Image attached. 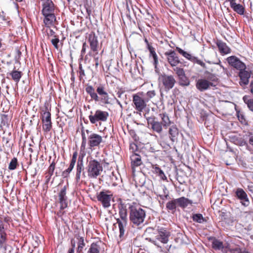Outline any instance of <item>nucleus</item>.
Returning a JSON list of instances; mask_svg holds the SVG:
<instances>
[{
	"instance_id": "21",
	"label": "nucleus",
	"mask_w": 253,
	"mask_h": 253,
	"mask_svg": "<svg viewBox=\"0 0 253 253\" xmlns=\"http://www.w3.org/2000/svg\"><path fill=\"white\" fill-rule=\"evenodd\" d=\"M131 165L133 171L135 167L140 166L142 164L141 157L137 153L133 154L130 156Z\"/></svg>"
},
{
	"instance_id": "37",
	"label": "nucleus",
	"mask_w": 253,
	"mask_h": 253,
	"mask_svg": "<svg viewBox=\"0 0 253 253\" xmlns=\"http://www.w3.org/2000/svg\"><path fill=\"white\" fill-rule=\"evenodd\" d=\"M177 206V203L175 199L168 202L166 205V207L169 210L172 211L175 210Z\"/></svg>"
},
{
	"instance_id": "7",
	"label": "nucleus",
	"mask_w": 253,
	"mask_h": 253,
	"mask_svg": "<svg viewBox=\"0 0 253 253\" xmlns=\"http://www.w3.org/2000/svg\"><path fill=\"white\" fill-rule=\"evenodd\" d=\"M108 117V113L107 112L97 110L95 111L94 115H90L89 119L91 123L94 124L98 121H106Z\"/></svg>"
},
{
	"instance_id": "4",
	"label": "nucleus",
	"mask_w": 253,
	"mask_h": 253,
	"mask_svg": "<svg viewBox=\"0 0 253 253\" xmlns=\"http://www.w3.org/2000/svg\"><path fill=\"white\" fill-rule=\"evenodd\" d=\"M159 80L163 84L166 90L171 89L175 84V80L172 75H162L159 77Z\"/></svg>"
},
{
	"instance_id": "48",
	"label": "nucleus",
	"mask_w": 253,
	"mask_h": 253,
	"mask_svg": "<svg viewBox=\"0 0 253 253\" xmlns=\"http://www.w3.org/2000/svg\"><path fill=\"white\" fill-rule=\"evenodd\" d=\"M145 118L147 121L148 125H150L151 126L157 121L155 120V117H146L145 116Z\"/></svg>"
},
{
	"instance_id": "16",
	"label": "nucleus",
	"mask_w": 253,
	"mask_h": 253,
	"mask_svg": "<svg viewBox=\"0 0 253 253\" xmlns=\"http://www.w3.org/2000/svg\"><path fill=\"white\" fill-rule=\"evenodd\" d=\"M197 88L201 91H203L209 89L210 86H214L212 83H211L206 79H199L196 83Z\"/></svg>"
},
{
	"instance_id": "41",
	"label": "nucleus",
	"mask_w": 253,
	"mask_h": 253,
	"mask_svg": "<svg viewBox=\"0 0 253 253\" xmlns=\"http://www.w3.org/2000/svg\"><path fill=\"white\" fill-rule=\"evenodd\" d=\"M74 166L75 164L70 163L69 168L63 171L62 176H64V177H67L70 172L73 169Z\"/></svg>"
},
{
	"instance_id": "44",
	"label": "nucleus",
	"mask_w": 253,
	"mask_h": 253,
	"mask_svg": "<svg viewBox=\"0 0 253 253\" xmlns=\"http://www.w3.org/2000/svg\"><path fill=\"white\" fill-rule=\"evenodd\" d=\"M136 143H130L129 145V150L133 154L136 153V152L138 150V147Z\"/></svg>"
},
{
	"instance_id": "54",
	"label": "nucleus",
	"mask_w": 253,
	"mask_h": 253,
	"mask_svg": "<svg viewBox=\"0 0 253 253\" xmlns=\"http://www.w3.org/2000/svg\"><path fill=\"white\" fill-rule=\"evenodd\" d=\"M238 118L239 120L242 123H244L245 122V119L244 118V117L242 114H238Z\"/></svg>"
},
{
	"instance_id": "27",
	"label": "nucleus",
	"mask_w": 253,
	"mask_h": 253,
	"mask_svg": "<svg viewBox=\"0 0 253 253\" xmlns=\"http://www.w3.org/2000/svg\"><path fill=\"white\" fill-rule=\"evenodd\" d=\"M217 45L221 53L223 54H228L230 52V48L225 43L222 42H218L217 43Z\"/></svg>"
},
{
	"instance_id": "14",
	"label": "nucleus",
	"mask_w": 253,
	"mask_h": 253,
	"mask_svg": "<svg viewBox=\"0 0 253 253\" xmlns=\"http://www.w3.org/2000/svg\"><path fill=\"white\" fill-rule=\"evenodd\" d=\"M88 145L90 147L98 146L102 141V137L99 134L92 133L88 137Z\"/></svg>"
},
{
	"instance_id": "5",
	"label": "nucleus",
	"mask_w": 253,
	"mask_h": 253,
	"mask_svg": "<svg viewBox=\"0 0 253 253\" xmlns=\"http://www.w3.org/2000/svg\"><path fill=\"white\" fill-rule=\"evenodd\" d=\"M109 191H101L97 195V200L101 202L105 208L110 206V201L112 198V195Z\"/></svg>"
},
{
	"instance_id": "61",
	"label": "nucleus",
	"mask_w": 253,
	"mask_h": 253,
	"mask_svg": "<svg viewBox=\"0 0 253 253\" xmlns=\"http://www.w3.org/2000/svg\"><path fill=\"white\" fill-rule=\"evenodd\" d=\"M75 245H76V243H75V241L72 239L71 240V245H72V248L71 249H74L75 248Z\"/></svg>"
},
{
	"instance_id": "12",
	"label": "nucleus",
	"mask_w": 253,
	"mask_h": 253,
	"mask_svg": "<svg viewBox=\"0 0 253 253\" xmlns=\"http://www.w3.org/2000/svg\"><path fill=\"white\" fill-rule=\"evenodd\" d=\"M43 15L54 14V4L51 0H42Z\"/></svg>"
},
{
	"instance_id": "33",
	"label": "nucleus",
	"mask_w": 253,
	"mask_h": 253,
	"mask_svg": "<svg viewBox=\"0 0 253 253\" xmlns=\"http://www.w3.org/2000/svg\"><path fill=\"white\" fill-rule=\"evenodd\" d=\"M212 247L214 250H220L223 248L222 242L215 239H214L212 241Z\"/></svg>"
},
{
	"instance_id": "52",
	"label": "nucleus",
	"mask_w": 253,
	"mask_h": 253,
	"mask_svg": "<svg viewBox=\"0 0 253 253\" xmlns=\"http://www.w3.org/2000/svg\"><path fill=\"white\" fill-rule=\"evenodd\" d=\"M77 152H75L73 153L72 158L71 161V163H72L73 164L75 165L76 160H77Z\"/></svg>"
},
{
	"instance_id": "53",
	"label": "nucleus",
	"mask_w": 253,
	"mask_h": 253,
	"mask_svg": "<svg viewBox=\"0 0 253 253\" xmlns=\"http://www.w3.org/2000/svg\"><path fill=\"white\" fill-rule=\"evenodd\" d=\"M87 46V44L85 42H84L83 44V48L81 50V55L83 56V55L85 53L86 47Z\"/></svg>"
},
{
	"instance_id": "63",
	"label": "nucleus",
	"mask_w": 253,
	"mask_h": 253,
	"mask_svg": "<svg viewBox=\"0 0 253 253\" xmlns=\"http://www.w3.org/2000/svg\"><path fill=\"white\" fill-rule=\"evenodd\" d=\"M251 91L253 94V83H252L251 84Z\"/></svg>"
},
{
	"instance_id": "60",
	"label": "nucleus",
	"mask_w": 253,
	"mask_h": 253,
	"mask_svg": "<svg viewBox=\"0 0 253 253\" xmlns=\"http://www.w3.org/2000/svg\"><path fill=\"white\" fill-rule=\"evenodd\" d=\"M4 229V226H3V223H2V219L0 217V229Z\"/></svg>"
},
{
	"instance_id": "32",
	"label": "nucleus",
	"mask_w": 253,
	"mask_h": 253,
	"mask_svg": "<svg viewBox=\"0 0 253 253\" xmlns=\"http://www.w3.org/2000/svg\"><path fill=\"white\" fill-rule=\"evenodd\" d=\"M169 134L170 135V139L173 141V138L178 134V130L176 126H172L169 128Z\"/></svg>"
},
{
	"instance_id": "51",
	"label": "nucleus",
	"mask_w": 253,
	"mask_h": 253,
	"mask_svg": "<svg viewBox=\"0 0 253 253\" xmlns=\"http://www.w3.org/2000/svg\"><path fill=\"white\" fill-rule=\"evenodd\" d=\"M147 96L148 99L153 97L155 95V92L154 90L148 91L147 93Z\"/></svg>"
},
{
	"instance_id": "36",
	"label": "nucleus",
	"mask_w": 253,
	"mask_h": 253,
	"mask_svg": "<svg viewBox=\"0 0 253 253\" xmlns=\"http://www.w3.org/2000/svg\"><path fill=\"white\" fill-rule=\"evenodd\" d=\"M244 102L247 105L249 109L253 111V99H251L248 96H245L243 98Z\"/></svg>"
},
{
	"instance_id": "34",
	"label": "nucleus",
	"mask_w": 253,
	"mask_h": 253,
	"mask_svg": "<svg viewBox=\"0 0 253 253\" xmlns=\"http://www.w3.org/2000/svg\"><path fill=\"white\" fill-rule=\"evenodd\" d=\"M178 80L181 86H188L190 84V81L185 75L178 78Z\"/></svg>"
},
{
	"instance_id": "30",
	"label": "nucleus",
	"mask_w": 253,
	"mask_h": 253,
	"mask_svg": "<svg viewBox=\"0 0 253 253\" xmlns=\"http://www.w3.org/2000/svg\"><path fill=\"white\" fill-rule=\"evenodd\" d=\"M176 50L181 55H182L184 57L192 61H195V57L194 56H192L189 53L184 51L180 48L178 47H176Z\"/></svg>"
},
{
	"instance_id": "55",
	"label": "nucleus",
	"mask_w": 253,
	"mask_h": 253,
	"mask_svg": "<svg viewBox=\"0 0 253 253\" xmlns=\"http://www.w3.org/2000/svg\"><path fill=\"white\" fill-rule=\"evenodd\" d=\"M194 62H196L197 64L200 65L201 66H203V67H204L205 65V64L203 61L198 59L196 57H195V61H194Z\"/></svg>"
},
{
	"instance_id": "18",
	"label": "nucleus",
	"mask_w": 253,
	"mask_h": 253,
	"mask_svg": "<svg viewBox=\"0 0 253 253\" xmlns=\"http://www.w3.org/2000/svg\"><path fill=\"white\" fill-rule=\"evenodd\" d=\"M170 233L164 229H161L158 231L157 239L164 244H167L169 241Z\"/></svg>"
},
{
	"instance_id": "49",
	"label": "nucleus",
	"mask_w": 253,
	"mask_h": 253,
	"mask_svg": "<svg viewBox=\"0 0 253 253\" xmlns=\"http://www.w3.org/2000/svg\"><path fill=\"white\" fill-rule=\"evenodd\" d=\"M51 42L52 44L54 45L55 48H56V49L58 48V43L59 42V40L58 38H56L52 39L51 40Z\"/></svg>"
},
{
	"instance_id": "64",
	"label": "nucleus",
	"mask_w": 253,
	"mask_h": 253,
	"mask_svg": "<svg viewBox=\"0 0 253 253\" xmlns=\"http://www.w3.org/2000/svg\"><path fill=\"white\" fill-rule=\"evenodd\" d=\"M68 253H74V249H70Z\"/></svg>"
},
{
	"instance_id": "13",
	"label": "nucleus",
	"mask_w": 253,
	"mask_h": 253,
	"mask_svg": "<svg viewBox=\"0 0 253 253\" xmlns=\"http://www.w3.org/2000/svg\"><path fill=\"white\" fill-rule=\"evenodd\" d=\"M168 62L172 67H176L180 63V60L174 51H169L165 52Z\"/></svg>"
},
{
	"instance_id": "17",
	"label": "nucleus",
	"mask_w": 253,
	"mask_h": 253,
	"mask_svg": "<svg viewBox=\"0 0 253 253\" xmlns=\"http://www.w3.org/2000/svg\"><path fill=\"white\" fill-rule=\"evenodd\" d=\"M88 41L89 42L91 49L95 52L96 53H98V42L97 40V37L94 34H90L88 37Z\"/></svg>"
},
{
	"instance_id": "35",
	"label": "nucleus",
	"mask_w": 253,
	"mask_h": 253,
	"mask_svg": "<svg viewBox=\"0 0 253 253\" xmlns=\"http://www.w3.org/2000/svg\"><path fill=\"white\" fill-rule=\"evenodd\" d=\"M193 221L202 223L206 221V220L203 217L202 214L200 213L194 214L192 216Z\"/></svg>"
},
{
	"instance_id": "46",
	"label": "nucleus",
	"mask_w": 253,
	"mask_h": 253,
	"mask_svg": "<svg viewBox=\"0 0 253 253\" xmlns=\"http://www.w3.org/2000/svg\"><path fill=\"white\" fill-rule=\"evenodd\" d=\"M55 168V164L52 162L49 166L47 171V174L49 175V177L53 175Z\"/></svg>"
},
{
	"instance_id": "62",
	"label": "nucleus",
	"mask_w": 253,
	"mask_h": 253,
	"mask_svg": "<svg viewBox=\"0 0 253 253\" xmlns=\"http://www.w3.org/2000/svg\"><path fill=\"white\" fill-rule=\"evenodd\" d=\"M249 142L251 144L253 145V135L250 137Z\"/></svg>"
},
{
	"instance_id": "9",
	"label": "nucleus",
	"mask_w": 253,
	"mask_h": 253,
	"mask_svg": "<svg viewBox=\"0 0 253 253\" xmlns=\"http://www.w3.org/2000/svg\"><path fill=\"white\" fill-rule=\"evenodd\" d=\"M227 60L231 66L237 70L241 71L246 69L245 64L236 56H230L227 58Z\"/></svg>"
},
{
	"instance_id": "40",
	"label": "nucleus",
	"mask_w": 253,
	"mask_h": 253,
	"mask_svg": "<svg viewBox=\"0 0 253 253\" xmlns=\"http://www.w3.org/2000/svg\"><path fill=\"white\" fill-rule=\"evenodd\" d=\"M173 71L175 72L178 78L185 75L183 68L175 67L173 68Z\"/></svg>"
},
{
	"instance_id": "20",
	"label": "nucleus",
	"mask_w": 253,
	"mask_h": 253,
	"mask_svg": "<svg viewBox=\"0 0 253 253\" xmlns=\"http://www.w3.org/2000/svg\"><path fill=\"white\" fill-rule=\"evenodd\" d=\"M251 74L250 72L246 71L245 69L241 70L239 73L240 78V84L241 85H245L248 84Z\"/></svg>"
},
{
	"instance_id": "25",
	"label": "nucleus",
	"mask_w": 253,
	"mask_h": 253,
	"mask_svg": "<svg viewBox=\"0 0 253 253\" xmlns=\"http://www.w3.org/2000/svg\"><path fill=\"white\" fill-rule=\"evenodd\" d=\"M85 90L86 92L90 95L91 99L94 100L95 101H99V97L97 93H95L94 89L92 86H87Z\"/></svg>"
},
{
	"instance_id": "39",
	"label": "nucleus",
	"mask_w": 253,
	"mask_h": 253,
	"mask_svg": "<svg viewBox=\"0 0 253 253\" xmlns=\"http://www.w3.org/2000/svg\"><path fill=\"white\" fill-rule=\"evenodd\" d=\"M155 171L158 173L159 176L163 180H166L167 177L166 176L163 171L159 167H155L154 168Z\"/></svg>"
},
{
	"instance_id": "45",
	"label": "nucleus",
	"mask_w": 253,
	"mask_h": 253,
	"mask_svg": "<svg viewBox=\"0 0 253 253\" xmlns=\"http://www.w3.org/2000/svg\"><path fill=\"white\" fill-rule=\"evenodd\" d=\"M111 183L113 186H116L118 184L117 181H119V179L114 174V172L111 173V175L110 176Z\"/></svg>"
},
{
	"instance_id": "8",
	"label": "nucleus",
	"mask_w": 253,
	"mask_h": 253,
	"mask_svg": "<svg viewBox=\"0 0 253 253\" xmlns=\"http://www.w3.org/2000/svg\"><path fill=\"white\" fill-rule=\"evenodd\" d=\"M235 196L240 201L241 204L247 207L250 204V201L245 191L242 188H238L235 191Z\"/></svg>"
},
{
	"instance_id": "10",
	"label": "nucleus",
	"mask_w": 253,
	"mask_h": 253,
	"mask_svg": "<svg viewBox=\"0 0 253 253\" xmlns=\"http://www.w3.org/2000/svg\"><path fill=\"white\" fill-rule=\"evenodd\" d=\"M96 91L100 96V97L99 96V101H100L101 102L105 104L111 103V99L103 86L101 85L99 86L97 88Z\"/></svg>"
},
{
	"instance_id": "3",
	"label": "nucleus",
	"mask_w": 253,
	"mask_h": 253,
	"mask_svg": "<svg viewBox=\"0 0 253 253\" xmlns=\"http://www.w3.org/2000/svg\"><path fill=\"white\" fill-rule=\"evenodd\" d=\"M119 208L120 217L123 220V222L121 221L119 219H118L117 221L120 230V237L121 238L124 234V227L126 225V206L125 203H123L121 201Z\"/></svg>"
},
{
	"instance_id": "29",
	"label": "nucleus",
	"mask_w": 253,
	"mask_h": 253,
	"mask_svg": "<svg viewBox=\"0 0 253 253\" xmlns=\"http://www.w3.org/2000/svg\"><path fill=\"white\" fill-rule=\"evenodd\" d=\"M160 116L162 119V122L161 123L164 127L167 128L170 124V121L169 116L165 113L160 114Z\"/></svg>"
},
{
	"instance_id": "31",
	"label": "nucleus",
	"mask_w": 253,
	"mask_h": 253,
	"mask_svg": "<svg viewBox=\"0 0 253 253\" xmlns=\"http://www.w3.org/2000/svg\"><path fill=\"white\" fill-rule=\"evenodd\" d=\"M162 126L163 125L160 122L156 121L151 126V128L154 131H156L158 133H161L163 131Z\"/></svg>"
},
{
	"instance_id": "15",
	"label": "nucleus",
	"mask_w": 253,
	"mask_h": 253,
	"mask_svg": "<svg viewBox=\"0 0 253 253\" xmlns=\"http://www.w3.org/2000/svg\"><path fill=\"white\" fill-rule=\"evenodd\" d=\"M60 209L63 210L68 206L67 197L66 196V187L64 186L58 194Z\"/></svg>"
},
{
	"instance_id": "11",
	"label": "nucleus",
	"mask_w": 253,
	"mask_h": 253,
	"mask_svg": "<svg viewBox=\"0 0 253 253\" xmlns=\"http://www.w3.org/2000/svg\"><path fill=\"white\" fill-rule=\"evenodd\" d=\"M84 166L82 158H79L77 165L76 179L77 182L80 181L82 178L86 177L84 171Z\"/></svg>"
},
{
	"instance_id": "47",
	"label": "nucleus",
	"mask_w": 253,
	"mask_h": 253,
	"mask_svg": "<svg viewBox=\"0 0 253 253\" xmlns=\"http://www.w3.org/2000/svg\"><path fill=\"white\" fill-rule=\"evenodd\" d=\"M129 133L130 135L131 136V137L133 139V140H134V141L135 142H137L138 141L139 137L136 135V134L135 133L134 131H133L132 130H130L129 131Z\"/></svg>"
},
{
	"instance_id": "23",
	"label": "nucleus",
	"mask_w": 253,
	"mask_h": 253,
	"mask_svg": "<svg viewBox=\"0 0 253 253\" xmlns=\"http://www.w3.org/2000/svg\"><path fill=\"white\" fill-rule=\"evenodd\" d=\"M43 15L44 16L43 22L45 25L48 28H50L51 26H53L56 21V17L54 14Z\"/></svg>"
},
{
	"instance_id": "42",
	"label": "nucleus",
	"mask_w": 253,
	"mask_h": 253,
	"mask_svg": "<svg viewBox=\"0 0 253 253\" xmlns=\"http://www.w3.org/2000/svg\"><path fill=\"white\" fill-rule=\"evenodd\" d=\"M78 239L79 240L78 251L80 252L82 250L83 248L85 246V244L84 243V240L83 237L79 236Z\"/></svg>"
},
{
	"instance_id": "24",
	"label": "nucleus",
	"mask_w": 253,
	"mask_h": 253,
	"mask_svg": "<svg viewBox=\"0 0 253 253\" xmlns=\"http://www.w3.org/2000/svg\"><path fill=\"white\" fill-rule=\"evenodd\" d=\"M175 202L177 203V206L183 208L187 207L189 205L192 203L191 200L184 197L176 199Z\"/></svg>"
},
{
	"instance_id": "56",
	"label": "nucleus",
	"mask_w": 253,
	"mask_h": 253,
	"mask_svg": "<svg viewBox=\"0 0 253 253\" xmlns=\"http://www.w3.org/2000/svg\"><path fill=\"white\" fill-rule=\"evenodd\" d=\"M54 33H55V32L51 29H49V32H47V34L48 36H53L54 37H56V36L54 35Z\"/></svg>"
},
{
	"instance_id": "28",
	"label": "nucleus",
	"mask_w": 253,
	"mask_h": 253,
	"mask_svg": "<svg viewBox=\"0 0 253 253\" xmlns=\"http://www.w3.org/2000/svg\"><path fill=\"white\" fill-rule=\"evenodd\" d=\"M12 79L15 82L18 83L22 76V72L17 70H13L9 73Z\"/></svg>"
},
{
	"instance_id": "43",
	"label": "nucleus",
	"mask_w": 253,
	"mask_h": 253,
	"mask_svg": "<svg viewBox=\"0 0 253 253\" xmlns=\"http://www.w3.org/2000/svg\"><path fill=\"white\" fill-rule=\"evenodd\" d=\"M17 165V160L16 158H13L9 163L8 169L10 170L15 169L16 168Z\"/></svg>"
},
{
	"instance_id": "1",
	"label": "nucleus",
	"mask_w": 253,
	"mask_h": 253,
	"mask_svg": "<svg viewBox=\"0 0 253 253\" xmlns=\"http://www.w3.org/2000/svg\"><path fill=\"white\" fill-rule=\"evenodd\" d=\"M129 219L130 221L136 225L142 223L145 217V211L138 206H130Z\"/></svg>"
},
{
	"instance_id": "50",
	"label": "nucleus",
	"mask_w": 253,
	"mask_h": 253,
	"mask_svg": "<svg viewBox=\"0 0 253 253\" xmlns=\"http://www.w3.org/2000/svg\"><path fill=\"white\" fill-rule=\"evenodd\" d=\"M148 48L150 51V55L152 56V57H154L155 56H157V54L155 51L154 48L149 44L148 45Z\"/></svg>"
},
{
	"instance_id": "6",
	"label": "nucleus",
	"mask_w": 253,
	"mask_h": 253,
	"mask_svg": "<svg viewBox=\"0 0 253 253\" xmlns=\"http://www.w3.org/2000/svg\"><path fill=\"white\" fill-rule=\"evenodd\" d=\"M42 119L43 130L46 132L49 131L52 127L50 113L46 111H42Z\"/></svg>"
},
{
	"instance_id": "57",
	"label": "nucleus",
	"mask_w": 253,
	"mask_h": 253,
	"mask_svg": "<svg viewBox=\"0 0 253 253\" xmlns=\"http://www.w3.org/2000/svg\"><path fill=\"white\" fill-rule=\"evenodd\" d=\"M231 253H242L240 250L238 248H236L235 249H232L231 251Z\"/></svg>"
},
{
	"instance_id": "59",
	"label": "nucleus",
	"mask_w": 253,
	"mask_h": 253,
	"mask_svg": "<svg viewBox=\"0 0 253 253\" xmlns=\"http://www.w3.org/2000/svg\"><path fill=\"white\" fill-rule=\"evenodd\" d=\"M80 75H83V76L85 75L84 71L82 69V67H81V66H80Z\"/></svg>"
},
{
	"instance_id": "2",
	"label": "nucleus",
	"mask_w": 253,
	"mask_h": 253,
	"mask_svg": "<svg viewBox=\"0 0 253 253\" xmlns=\"http://www.w3.org/2000/svg\"><path fill=\"white\" fill-rule=\"evenodd\" d=\"M88 176L90 178H96L103 171L101 164L96 160H90L87 167Z\"/></svg>"
},
{
	"instance_id": "22",
	"label": "nucleus",
	"mask_w": 253,
	"mask_h": 253,
	"mask_svg": "<svg viewBox=\"0 0 253 253\" xmlns=\"http://www.w3.org/2000/svg\"><path fill=\"white\" fill-rule=\"evenodd\" d=\"M133 101L137 109L139 111H141L146 106L145 101L138 95H135L133 96Z\"/></svg>"
},
{
	"instance_id": "26",
	"label": "nucleus",
	"mask_w": 253,
	"mask_h": 253,
	"mask_svg": "<svg viewBox=\"0 0 253 253\" xmlns=\"http://www.w3.org/2000/svg\"><path fill=\"white\" fill-rule=\"evenodd\" d=\"M234 11L240 15H243L245 12L244 7L241 4H238L236 2L230 5Z\"/></svg>"
},
{
	"instance_id": "38",
	"label": "nucleus",
	"mask_w": 253,
	"mask_h": 253,
	"mask_svg": "<svg viewBox=\"0 0 253 253\" xmlns=\"http://www.w3.org/2000/svg\"><path fill=\"white\" fill-rule=\"evenodd\" d=\"M6 240V234L4 229L0 230V245L2 246L5 243Z\"/></svg>"
},
{
	"instance_id": "58",
	"label": "nucleus",
	"mask_w": 253,
	"mask_h": 253,
	"mask_svg": "<svg viewBox=\"0 0 253 253\" xmlns=\"http://www.w3.org/2000/svg\"><path fill=\"white\" fill-rule=\"evenodd\" d=\"M153 58V59H154V65L155 66V68H156L157 64L158 63V59L157 55V56H155Z\"/></svg>"
},
{
	"instance_id": "19",
	"label": "nucleus",
	"mask_w": 253,
	"mask_h": 253,
	"mask_svg": "<svg viewBox=\"0 0 253 253\" xmlns=\"http://www.w3.org/2000/svg\"><path fill=\"white\" fill-rule=\"evenodd\" d=\"M103 244L101 241L92 243L88 251V253H103L104 250L102 249Z\"/></svg>"
}]
</instances>
